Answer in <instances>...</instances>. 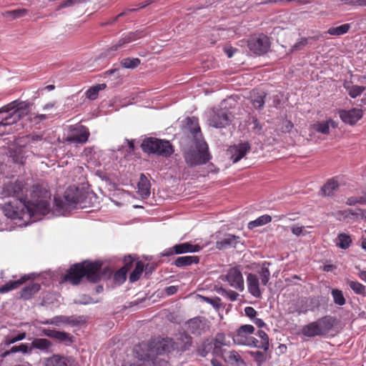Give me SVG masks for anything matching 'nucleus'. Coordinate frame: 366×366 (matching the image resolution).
Returning a JSON list of instances; mask_svg holds the SVG:
<instances>
[{
  "label": "nucleus",
  "instance_id": "423d86ee",
  "mask_svg": "<svg viewBox=\"0 0 366 366\" xmlns=\"http://www.w3.org/2000/svg\"><path fill=\"white\" fill-rule=\"evenodd\" d=\"M148 346V350L145 353L150 354V359H156V366H167V362L159 357L160 355L170 352L174 349V342L172 339L163 338L153 342Z\"/></svg>",
  "mask_w": 366,
  "mask_h": 366
},
{
  "label": "nucleus",
  "instance_id": "473e14b6",
  "mask_svg": "<svg viewBox=\"0 0 366 366\" xmlns=\"http://www.w3.org/2000/svg\"><path fill=\"white\" fill-rule=\"evenodd\" d=\"M265 97L266 93L264 92L253 90L251 96V102L253 107L257 109H262L264 104Z\"/></svg>",
  "mask_w": 366,
  "mask_h": 366
},
{
  "label": "nucleus",
  "instance_id": "dca6fc26",
  "mask_svg": "<svg viewBox=\"0 0 366 366\" xmlns=\"http://www.w3.org/2000/svg\"><path fill=\"white\" fill-rule=\"evenodd\" d=\"M250 149V144L247 142H244L230 146L227 149V154L229 155L233 163H236L243 158Z\"/></svg>",
  "mask_w": 366,
  "mask_h": 366
},
{
  "label": "nucleus",
  "instance_id": "a211bd4d",
  "mask_svg": "<svg viewBox=\"0 0 366 366\" xmlns=\"http://www.w3.org/2000/svg\"><path fill=\"white\" fill-rule=\"evenodd\" d=\"M314 322L321 336H325L332 329L335 325L336 320L330 316H325Z\"/></svg>",
  "mask_w": 366,
  "mask_h": 366
},
{
  "label": "nucleus",
  "instance_id": "1a4fd4ad",
  "mask_svg": "<svg viewBox=\"0 0 366 366\" xmlns=\"http://www.w3.org/2000/svg\"><path fill=\"white\" fill-rule=\"evenodd\" d=\"M249 49L256 55L266 54L270 47V41L268 36L264 34H259L252 36L248 40Z\"/></svg>",
  "mask_w": 366,
  "mask_h": 366
},
{
  "label": "nucleus",
  "instance_id": "4468645a",
  "mask_svg": "<svg viewBox=\"0 0 366 366\" xmlns=\"http://www.w3.org/2000/svg\"><path fill=\"white\" fill-rule=\"evenodd\" d=\"M233 288L242 292L244 289V279L241 271L237 267L230 268L222 277Z\"/></svg>",
  "mask_w": 366,
  "mask_h": 366
},
{
  "label": "nucleus",
  "instance_id": "c9c22d12",
  "mask_svg": "<svg viewBox=\"0 0 366 366\" xmlns=\"http://www.w3.org/2000/svg\"><path fill=\"white\" fill-rule=\"evenodd\" d=\"M187 128L193 134L194 138H197L201 132L198 119L194 117L187 118Z\"/></svg>",
  "mask_w": 366,
  "mask_h": 366
},
{
  "label": "nucleus",
  "instance_id": "aec40b11",
  "mask_svg": "<svg viewBox=\"0 0 366 366\" xmlns=\"http://www.w3.org/2000/svg\"><path fill=\"white\" fill-rule=\"evenodd\" d=\"M41 332L44 335L54 338L59 342H64L66 345L72 342V337L69 333L65 332L44 328L42 329Z\"/></svg>",
  "mask_w": 366,
  "mask_h": 366
},
{
  "label": "nucleus",
  "instance_id": "2f4dec72",
  "mask_svg": "<svg viewBox=\"0 0 366 366\" xmlns=\"http://www.w3.org/2000/svg\"><path fill=\"white\" fill-rule=\"evenodd\" d=\"M199 258L198 256H182L177 257L174 264L177 267H184L193 264H198Z\"/></svg>",
  "mask_w": 366,
  "mask_h": 366
},
{
  "label": "nucleus",
  "instance_id": "c85d7f7f",
  "mask_svg": "<svg viewBox=\"0 0 366 366\" xmlns=\"http://www.w3.org/2000/svg\"><path fill=\"white\" fill-rule=\"evenodd\" d=\"M362 117V111L359 109H352L345 111V124L354 125Z\"/></svg>",
  "mask_w": 366,
  "mask_h": 366
},
{
  "label": "nucleus",
  "instance_id": "9d476101",
  "mask_svg": "<svg viewBox=\"0 0 366 366\" xmlns=\"http://www.w3.org/2000/svg\"><path fill=\"white\" fill-rule=\"evenodd\" d=\"M148 350L147 343L142 342L134 349L137 360L132 363H126L122 366H156V359H150V354L145 353Z\"/></svg>",
  "mask_w": 366,
  "mask_h": 366
},
{
  "label": "nucleus",
  "instance_id": "09e8293b",
  "mask_svg": "<svg viewBox=\"0 0 366 366\" xmlns=\"http://www.w3.org/2000/svg\"><path fill=\"white\" fill-rule=\"evenodd\" d=\"M127 271L126 268H121L114 274V280L118 284L123 283L127 279Z\"/></svg>",
  "mask_w": 366,
  "mask_h": 366
},
{
  "label": "nucleus",
  "instance_id": "39448f33",
  "mask_svg": "<svg viewBox=\"0 0 366 366\" xmlns=\"http://www.w3.org/2000/svg\"><path fill=\"white\" fill-rule=\"evenodd\" d=\"M142 149L144 152L163 157H169L174 152L169 141L154 137L145 139L142 143Z\"/></svg>",
  "mask_w": 366,
  "mask_h": 366
},
{
  "label": "nucleus",
  "instance_id": "680f3d73",
  "mask_svg": "<svg viewBox=\"0 0 366 366\" xmlns=\"http://www.w3.org/2000/svg\"><path fill=\"white\" fill-rule=\"evenodd\" d=\"M26 337V333L21 332L15 337H8V343L13 344L17 341L24 340Z\"/></svg>",
  "mask_w": 366,
  "mask_h": 366
},
{
  "label": "nucleus",
  "instance_id": "4c0bfd02",
  "mask_svg": "<svg viewBox=\"0 0 366 366\" xmlns=\"http://www.w3.org/2000/svg\"><path fill=\"white\" fill-rule=\"evenodd\" d=\"M6 113L7 114L5 117H2L0 121V127L11 125L13 124L16 123L20 119V114H15L14 110Z\"/></svg>",
  "mask_w": 366,
  "mask_h": 366
},
{
  "label": "nucleus",
  "instance_id": "bb28decb",
  "mask_svg": "<svg viewBox=\"0 0 366 366\" xmlns=\"http://www.w3.org/2000/svg\"><path fill=\"white\" fill-rule=\"evenodd\" d=\"M29 277L24 275L17 280H10L0 287V293L4 294L19 287L29 280Z\"/></svg>",
  "mask_w": 366,
  "mask_h": 366
},
{
  "label": "nucleus",
  "instance_id": "774afa93",
  "mask_svg": "<svg viewBox=\"0 0 366 366\" xmlns=\"http://www.w3.org/2000/svg\"><path fill=\"white\" fill-rule=\"evenodd\" d=\"M177 290L176 286H169L165 288V292L167 295H172L177 292Z\"/></svg>",
  "mask_w": 366,
  "mask_h": 366
},
{
  "label": "nucleus",
  "instance_id": "3c124183",
  "mask_svg": "<svg viewBox=\"0 0 366 366\" xmlns=\"http://www.w3.org/2000/svg\"><path fill=\"white\" fill-rule=\"evenodd\" d=\"M332 295L336 304L343 305V294L341 290L334 289L332 291Z\"/></svg>",
  "mask_w": 366,
  "mask_h": 366
},
{
  "label": "nucleus",
  "instance_id": "f03ea898",
  "mask_svg": "<svg viewBox=\"0 0 366 366\" xmlns=\"http://www.w3.org/2000/svg\"><path fill=\"white\" fill-rule=\"evenodd\" d=\"M51 192L47 186L43 183L32 185L27 194L25 208L31 216L46 215L50 211Z\"/></svg>",
  "mask_w": 366,
  "mask_h": 366
},
{
  "label": "nucleus",
  "instance_id": "052dcab7",
  "mask_svg": "<svg viewBox=\"0 0 366 366\" xmlns=\"http://www.w3.org/2000/svg\"><path fill=\"white\" fill-rule=\"evenodd\" d=\"M327 33L330 35H341L343 34V24L337 27H332L328 29Z\"/></svg>",
  "mask_w": 366,
  "mask_h": 366
},
{
  "label": "nucleus",
  "instance_id": "bf43d9fd",
  "mask_svg": "<svg viewBox=\"0 0 366 366\" xmlns=\"http://www.w3.org/2000/svg\"><path fill=\"white\" fill-rule=\"evenodd\" d=\"M252 124L254 125L252 128L254 132H255L257 134H259L262 132V127L257 117H252Z\"/></svg>",
  "mask_w": 366,
  "mask_h": 366
},
{
  "label": "nucleus",
  "instance_id": "f8f14e48",
  "mask_svg": "<svg viewBox=\"0 0 366 366\" xmlns=\"http://www.w3.org/2000/svg\"><path fill=\"white\" fill-rule=\"evenodd\" d=\"M90 136L89 129L84 125H76L71 127L70 134L64 139V142L74 144H85Z\"/></svg>",
  "mask_w": 366,
  "mask_h": 366
},
{
  "label": "nucleus",
  "instance_id": "4d7b16f0",
  "mask_svg": "<svg viewBox=\"0 0 366 366\" xmlns=\"http://www.w3.org/2000/svg\"><path fill=\"white\" fill-rule=\"evenodd\" d=\"M293 127L294 124L290 120H285L282 122V127L280 129L282 133H289L292 131Z\"/></svg>",
  "mask_w": 366,
  "mask_h": 366
},
{
  "label": "nucleus",
  "instance_id": "72a5a7b5",
  "mask_svg": "<svg viewBox=\"0 0 366 366\" xmlns=\"http://www.w3.org/2000/svg\"><path fill=\"white\" fill-rule=\"evenodd\" d=\"M239 239V237L235 236L234 234H227L224 236V237L220 240L217 241L216 247L218 249H223L229 246H232L237 242V240Z\"/></svg>",
  "mask_w": 366,
  "mask_h": 366
},
{
  "label": "nucleus",
  "instance_id": "2eb2a0df",
  "mask_svg": "<svg viewBox=\"0 0 366 366\" xmlns=\"http://www.w3.org/2000/svg\"><path fill=\"white\" fill-rule=\"evenodd\" d=\"M32 104L27 102H21L19 100H15L12 102L5 105L0 109V114L4 112H9L12 110L14 111L15 114H20L19 119L27 115L31 110Z\"/></svg>",
  "mask_w": 366,
  "mask_h": 366
},
{
  "label": "nucleus",
  "instance_id": "8fccbe9b",
  "mask_svg": "<svg viewBox=\"0 0 366 366\" xmlns=\"http://www.w3.org/2000/svg\"><path fill=\"white\" fill-rule=\"evenodd\" d=\"M219 292L222 293V295L226 296L231 301H235L239 296V294L237 292L230 290H227L222 287L219 289Z\"/></svg>",
  "mask_w": 366,
  "mask_h": 366
},
{
  "label": "nucleus",
  "instance_id": "e2e57ef3",
  "mask_svg": "<svg viewBox=\"0 0 366 366\" xmlns=\"http://www.w3.org/2000/svg\"><path fill=\"white\" fill-rule=\"evenodd\" d=\"M245 315L250 319L255 317L257 311L252 307H246L244 308Z\"/></svg>",
  "mask_w": 366,
  "mask_h": 366
},
{
  "label": "nucleus",
  "instance_id": "a19ab883",
  "mask_svg": "<svg viewBox=\"0 0 366 366\" xmlns=\"http://www.w3.org/2000/svg\"><path fill=\"white\" fill-rule=\"evenodd\" d=\"M144 269V263L142 261H138L136 263L134 269L130 274L129 280L131 282H134L139 280Z\"/></svg>",
  "mask_w": 366,
  "mask_h": 366
},
{
  "label": "nucleus",
  "instance_id": "5fc2aeb1",
  "mask_svg": "<svg viewBox=\"0 0 366 366\" xmlns=\"http://www.w3.org/2000/svg\"><path fill=\"white\" fill-rule=\"evenodd\" d=\"M226 337L223 333L217 334L214 338V347L215 348H220L223 345H225Z\"/></svg>",
  "mask_w": 366,
  "mask_h": 366
},
{
  "label": "nucleus",
  "instance_id": "58836bf2",
  "mask_svg": "<svg viewBox=\"0 0 366 366\" xmlns=\"http://www.w3.org/2000/svg\"><path fill=\"white\" fill-rule=\"evenodd\" d=\"M107 87L106 84H99L90 87L85 93L86 97L90 100L97 99L99 92L105 89Z\"/></svg>",
  "mask_w": 366,
  "mask_h": 366
},
{
  "label": "nucleus",
  "instance_id": "cd10ccee",
  "mask_svg": "<svg viewBox=\"0 0 366 366\" xmlns=\"http://www.w3.org/2000/svg\"><path fill=\"white\" fill-rule=\"evenodd\" d=\"M187 330L194 335H200L204 330V323L199 317L190 319L187 322Z\"/></svg>",
  "mask_w": 366,
  "mask_h": 366
},
{
  "label": "nucleus",
  "instance_id": "7c9ffc66",
  "mask_svg": "<svg viewBox=\"0 0 366 366\" xmlns=\"http://www.w3.org/2000/svg\"><path fill=\"white\" fill-rule=\"evenodd\" d=\"M41 289L39 283L33 282L24 287L21 291V298L24 300H29L32 296L37 293Z\"/></svg>",
  "mask_w": 366,
  "mask_h": 366
},
{
  "label": "nucleus",
  "instance_id": "6e6552de",
  "mask_svg": "<svg viewBox=\"0 0 366 366\" xmlns=\"http://www.w3.org/2000/svg\"><path fill=\"white\" fill-rule=\"evenodd\" d=\"M209 124L215 128H224L232 122V114L224 109H213L209 112Z\"/></svg>",
  "mask_w": 366,
  "mask_h": 366
},
{
  "label": "nucleus",
  "instance_id": "79ce46f5",
  "mask_svg": "<svg viewBox=\"0 0 366 366\" xmlns=\"http://www.w3.org/2000/svg\"><path fill=\"white\" fill-rule=\"evenodd\" d=\"M272 221V217L269 214H264L259 217L254 221H251L248 224L249 229H253L254 227L264 225Z\"/></svg>",
  "mask_w": 366,
  "mask_h": 366
},
{
  "label": "nucleus",
  "instance_id": "9b49d317",
  "mask_svg": "<svg viewBox=\"0 0 366 366\" xmlns=\"http://www.w3.org/2000/svg\"><path fill=\"white\" fill-rule=\"evenodd\" d=\"M4 191L9 196L19 199L25 207L26 202H27L28 189L23 181L16 180L7 184L4 187Z\"/></svg>",
  "mask_w": 366,
  "mask_h": 366
},
{
  "label": "nucleus",
  "instance_id": "f257e3e1",
  "mask_svg": "<svg viewBox=\"0 0 366 366\" xmlns=\"http://www.w3.org/2000/svg\"><path fill=\"white\" fill-rule=\"evenodd\" d=\"M102 263L99 261L91 262L83 261L70 266L63 277V281L69 282L72 285H78L81 283L82 279L85 277L90 282H97L102 278L103 275L111 271L109 268H105L104 272H102Z\"/></svg>",
  "mask_w": 366,
  "mask_h": 366
},
{
  "label": "nucleus",
  "instance_id": "69168bd1",
  "mask_svg": "<svg viewBox=\"0 0 366 366\" xmlns=\"http://www.w3.org/2000/svg\"><path fill=\"white\" fill-rule=\"evenodd\" d=\"M303 229L304 227H300L297 225H293L291 227L292 232L296 236H300L302 234Z\"/></svg>",
  "mask_w": 366,
  "mask_h": 366
},
{
  "label": "nucleus",
  "instance_id": "f704fd0d",
  "mask_svg": "<svg viewBox=\"0 0 366 366\" xmlns=\"http://www.w3.org/2000/svg\"><path fill=\"white\" fill-rule=\"evenodd\" d=\"M257 335L260 338V340H257V342L254 343L253 347L262 349L264 351L268 350L269 347V342L267 334L263 330H258Z\"/></svg>",
  "mask_w": 366,
  "mask_h": 366
},
{
  "label": "nucleus",
  "instance_id": "49530a36",
  "mask_svg": "<svg viewBox=\"0 0 366 366\" xmlns=\"http://www.w3.org/2000/svg\"><path fill=\"white\" fill-rule=\"evenodd\" d=\"M345 88L352 98H356L357 96L360 95L365 89L364 86L357 85L345 86Z\"/></svg>",
  "mask_w": 366,
  "mask_h": 366
},
{
  "label": "nucleus",
  "instance_id": "a18cd8bd",
  "mask_svg": "<svg viewBox=\"0 0 366 366\" xmlns=\"http://www.w3.org/2000/svg\"><path fill=\"white\" fill-rule=\"evenodd\" d=\"M350 287L357 295H365V286L357 281H348Z\"/></svg>",
  "mask_w": 366,
  "mask_h": 366
},
{
  "label": "nucleus",
  "instance_id": "338daca9",
  "mask_svg": "<svg viewBox=\"0 0 366 366\" xmlns=\"http://www.w3.org/2000/svg\"><path fill=\"white\" fill-rule=\"evenodd\" d=\"M79 302L80 304L87 305V304L93 303L94 302L93 301V299L91 297L87 296V295H83L81 297V300H79Z\"/></svg>",
  "mask_w": 366,
  "mask_h": 366
},
{
  "label": "nucleus",
  "instance_id": "4be33fe9",
  "mask_svg": "<svg viewBox=\"0 0 366 366\" xmlns=\"http://www.w3.org/2000/svg\"><path fill=\"white\" fill-rule=\"evenodd\" d=\"M337 122L330 119L325 122H317L310 126V128L319 133L322 134H328L330 133V127L336 128L337 127Z\"/></svg>",
  "mask_w": 366,
  "mask_h": 366
},
{
  "label": "nucleus",
  "instance_id": "a878e982",
  "mask_svg": "<svg viewBox=\"0 0 366 366\" xmlns=\"http://www.w3.org/2000/svg\"><path fill=\"white\" fill-rule=\"evenodd\" d=\"M51 346V342L47 339L34 338L31 343L29 352H31L32 349H37L41 352H48Z\"/></svg>",
  "mask_w": 366,
  "mask_h": 366
},
{
  "label": "nucleus",
  "instance_id": "de8ad7c7",
  "mask_svg": "<svg viewBox=\"0 0 366 366\" xmlns=\"http://www.w3.org/2000/svg\"><path fill=\"white\" fill-rule=\"evenodd\" d=\"M26 13V9H19L11 11H7L5 13H4V15L6 16H10L12 19H15L24 16Z\"/></svg>",
  "mask_w": 366,
  "mask_h": 366
},
{
  "label": "nucleus",
  "instance_id": "20e7f679",
  "mask_svg": "<svg viewBox=\"0 0 366 366\" xmlns=\"http://www.w3.org/2000/svg\"><path fill=\"white\" fill-rule=\"evenodd\" d=\"M80 199L79 189L76 187H69L62 198L54 197V209L59 215H64L66 212L76 207Z\"/></svg>",
  "mask_w": 366,
  "mask_h": 366
},
{
  "label": "nucleus",
  "instance_id": "393cba45",
  "mask_svg": "<svg viewBox=\"0 0 366 366\" xmlns=\"http://www.w3.org/2000/svg\"><path fill=\"white\" fill-rule=\"evenodd\" d=\"M224 360L231 365L241 366L245 365L244 360L236 350H230L224 355Z\"/></svg>",
  "mask_w": 366,
  "mask_h": 366
},
{
  "label": "nucleus",
  "instance_id": "f3484780",
  "mask_svg": "<svg viewBox=\"0 0 366 366\" xmlns=\"http://www.w3.org/2000/svg\"><path fill=\"white\" fill-rule=\"evenodd\" d=\"M45 366H75V361L71 357L53 355L45 360Z\"/></svg>",
  "mask_w": 366,
  "mask_h": 366
},
{
  "label": "nucleus",
  "instance_id": "6e6d98bb",
  "mask_svg": "<svg viewBox=\"0 0 366 366\" xmlns=\"http://www.w3.org/2000/svg\"><path fill=\"white\" fill-rule=\"evenodd\" d=\"M202 297L205 302L210 304L211 305H212L214 307L218 308L221 305V299L218 297Z\"/></svg>",
  "mask_w": 366,
  "mask_h": 366
},
{
  "label": "nucleus",
  "instance_id": "0eeeda50",
  "mask_svg": "<svg viewBox=\"0 0 366 366\" xmlns=\"http://www.w3.org/2000/svg\"><path fill=\"white\" fill-rule=\"evenodd\" d=\"M254 327L252 325H243L240 326L232 336L235 345L254 347V343L257 342V339L251 336L254 332Z\"/></svg>",
  "mask_w": 366,
  "mask_h": 366
},
{
  "label": "nucleus",
  "instance_id": "603ef678",
  "mask_svg": "<svg viewBox=\"0 0 366 366\" xmlns=\"http://www.w3.org/2000/svg\"><path fill=\"white\" fill-rule=\"evenodd\" d=\"M21 352L23 353H26V352H29L28 345L26 344L22 343L19 345L14 346L11 348L10 351L6 352V355L9 354V353H14V352Z\"/></svg>",
  "mask_w": 366,
  "mask_h": 366
},
{
  "label": "nucleus",
  "instance_id": "ddd939ff",
  "mask_svg": "<svg viewBox=\"0 0 366 366\" xmlns=\"http://www.w3.org/2000/svg\"><path fill=\"white\" fill-rule=\"evenodd\" d=\"M201 250V247L198 244H193L190 242H183L177 244L172 247L166 249L162 253V256H172L174 254H181L184 253L197 252Z\"/></svg>",
  "mask_w": 366,
  "mask_h": 366
},
{
  "label": "nucleus",
  "instance_id": "c756f323",
  "mask_svg": "<svg viewBox=\"0 0 366 366\" xmlns=\"http://www.w3.org/2000/svg\"><path fill=\"white\" fill-rule=\"evenodd\" d=\"M339 185L340 184L337 177H332L328 179L321 189L322 194L324 196L333 195L334 193L338 189Z\"/></svg>",
  "mask_w": 366,
  "mask_h": 366
},
{
  "label": "nucleus",
  "instance_id": "412c9836",
  "mask_svg": "<svg viewBox=\"0 0 366 366\" xmlns=\"http://www.w3.org/2000/svg\"><path fill=\"white\" fill-rule=\"evenodd\" d=\"M141 36H142L140 35V33L138 31L130 32L127 34H125L118 41V42L112 44L108 49V51L109 52L117 51L124 45L135 41Z\"/></svg>",
  "mask_w": 366,
  "mask_h": 366
},
{
  "label": "nucleus",
  "instance_id": "864d4df0",
  "mask_svg": "<svg viewBox=\"0 0 366 366\" xmlns=\"http://www.w3.org/2000/svg\"><path fill=\"white\" fill-rule=\"evenodd\" d=\"M251 355L254 360L257 363L258 365H261L262 363L265 360V355L264 352L260 351L252 352Z\"/></svg>",
  "mask_w": 366,
  "mask_h": 366
},
{
  "label": "nucleus",
  "instance_id": "13d9d810",
  "mask_svg": "<svg viewBox=\"0 0 366 366\" xmlns=\"http://www.w3.org/2000/svg\"><path fill=\"white\" fill-rule=\"evenodd\" d=\"M134 261V259L131 255L126 256L124 259V265L122 268H126L128 272L132 267Z\"/></svg>",
  "mask_w": 366,
  "mask_h": 366
},
{
  "label": "nucleus",
  "instance_id": "37998d69",
  "mask_svg": "<svg viewBox=\"0 0 366 366\" xmlns=\"http://www.w3.org/2000/svg\"><path fill=\"white\" fill-rule=\"evenodd\" d=\"M151 3H152V1H148V0L145 1L144 3L139 4L138 8L127 9V10L120 13L117 16L114 17L111 21L107 22L105 24H114L118 20V19L119 17L125 16V15H127L129 12L134 11H137V10H138L139 9L144 8L145 6L149 5Z\"/></svg>",
  "mask_w": 366,
  "mask_h": 366
},
{
  "label": "nucleus",
  "instance_id": "ea45409f",
  "mask_svg": "<svg viewBox=\"0 0 366 366\" xmlns=\"http://www.w3.org/2000/svg\"><path fill=\"white\" fill-rule=\"evenodd\" d=\"M270 263L264 262L261 269L258 271V274L261 280V284L264 286L267 285L270 279V272L268 266Z\"/></svg>",
  "mask_w": 366,
  "mask_h": 366
},
{
  "label": "nucleus",
  "instance_id": "b1692460",
  "mask_svg": "<svg viewBox=\"0 0 366 366\" xmlns=\"http://www.w3.org/2000/svg\"><path fill=\"white\" fill-rule=\"evenodd\" d=\"M174 344L179 351L184 352L192 347V338L186 333H181Z\"/></svg>",
  "mask_w": 366,
  "mask_h": 366
},
{
  "label": "nucleus",
  "instance_id": "0e129e2a",
  "mask_svg": "<svg viewBox=\"0 0 366 366\" xmlns=\"http://www.w3.org/2000/svg\"><path fill=\"white\" fill-rule=\"evenodd\" d=\"M307 44V39L306 38H302L299 41L295 44L293 49L300 50Z\"/></svg>",
  "mask_w": 366,
  "mask_h": 366
},
{
  "label": "nucleus",
  "instance_id": "7ed1b4c3",
  "mask_svg": "<svg viewBox=\"0 0 366 366\" xmlns=\"http://www.w3.org/2000/svg\"><path fill=\"white\" fill-rule=\"evenodd\" d=\"M183 157L186 164L190 167L205 164L212 157L205 142H198L195 147L187 148L184 152Z\"/></svg>",
  "mask_w": 366,
  "mask_h": 366
},
{
  "label": "nucleus",
  "instance_id": "5701e85b",
  "mask_svg": "<svg viewBox=\"0 0 366 366\" xmlns=\"http://www.w3.org/2000/svg\"><path fill=\"white\" fill-rule=\"evenodd\" d=\"M151 184L147 177L141 174L139 182L137 184V192L142 199H147L150 195Z\"/></svg>",
  "mask_w": 366,
  "mask_h": 366
},
{
  "label": "nucleus",
  "instance_id": "6ab92c4d",
  "mask_svg": "<svg viewBox=\"0 0 366 366\" xmlns=\"http://www.w3.org/2000/svg\"><path fill=\"white\" fill-rule=\"evenodd\" d=\"M247 283L249 292L256 298H261L262 290L259 287L258 276L255 274L249 273L247 276Z\"/></svg>",
  "mask_w": 366,
  "mask_h": 366
},
{
  "label": "nucleus",
  "instance_id": "c03bdc74",
  "mask_svg": "<svg viewBox=\"0 0 366 366\" xmlns=\"http://www.w3.org/2000/svg\"><path fill=\"white\" fill-rule=\"evenodd\" d=\"M141 63L139 58H124L121 61V65L126 69H134Z\"/></svg>",
  "mask_w": 366,
  "mask_h": 366
},
{
  "label": "nucleus",
  "instance_id": "e433bc0d",
  "mask_svg": "<svg viewBox=\"0 0 366 366\" xmlns=\"http://www.w3.org/2000/svg\"><path fill=\"white\" fill-rule=\"evenodd\" d=\"M302 334L307 337L321 336L320 333L318 332L317 327L316 326L315 322H312L303 326L302 328Z\"/></svg>",
  "mask_w": 366,
  "mask_h": 366
}]
</instances>
